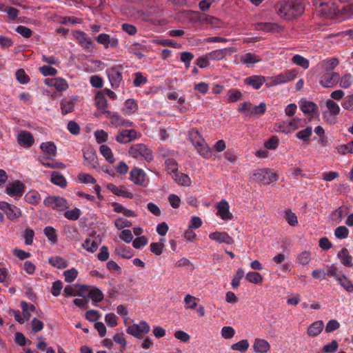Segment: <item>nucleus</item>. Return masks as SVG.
<instances>
[{"instance_id": "obj_1", "label": "nucleus", "mask_w": 353, "mask_h": 353, "mask_svg": "<svg viewBox=\"0 0 353 353\" xmlns=\"http://www.w3.org/2000/svg\"><path fill=\"white\" fill-rule=\"evenodd\" d=\"M278 15L285 20H292L305 10L302 0H283L275 5Z\"/></svg>"}, {"instance_id": "obj_2", "label": "nucleus", "mask_w": 353, "mask_h": 353, "mask_svg": "<svg viewBox=\"0 0 353 353\" xmlns=\"http://www.w3.org/2000/svg\"><path fill=\"white\" fill-rule=\"evenodd\" d=\"M189 139L200 155L205 159H208L211 156L210 148L196 128H193L189 132Z\"/></svg>"}, {"instance_id": "obj_3", "label": "nucleus", "mask_w": 353, "mask_h": 353, "mask_svg": "<svg viewBox=\"0 0 353 353\" xmlns=\"http://www.w3.org/2000/svg\"><path fill=\"white\" fill-rule=\"evenodd\" d=\"M128 154L134 159H145L148 162L153 159L152 151L143 143L132 145L128 150Z\"/></svg>"}, {"instance_id": "obj_4", "label": "nucleus", "mask_w": 353, "mask_h": 353, "mask_svg": "<svg viewBox=\"0 0 353 353\" xmlns=\"http://www.w3.org/2000/svg\"><path fill=\"white\" fill-rule=\"evenodd\" d=\"M238 111L249 117L255 114H263L266 111V105L263 102L259 105H253L250 102H243L239 105Z\"/></svg>"}, {"instance_id": "obj_5", "label": "nucleus", "mask_w": 353, "mask_h": 353, "mask_svg": "<svg viewBox=\"0 0 353 353\" xmlns=\"http://www.w3.org/2000/svg\"><path fill=\"white\" fill-rule=\"evenodd\" d=\"M123 67L121 65H117L108 68L106 73L111 86L113 89L118 88L123 81Z\"/></svg>"}, {"instance_id": "obj_6", "label": "nucleus", "mask_w": 353, "mask_h": 353, "mask_svg": "<svg viewBox=\"0 0 353 353\" xmlns=\"http://www.w3.org/2000/svg\"><path fill=\"white\" fill-rule=\"evenodd\" d=\"M298 74L296 69L285 70L271 78L270 86H276L294 80Z\"/></svg>"}, {"instance_id": "obj_7", "label": "nucleus", "mask_w": 353, "mask_h": 353, "mask_svg": "<svg viewBox=\"0 0 353 353\" xmlns=\"http://www.w3.org/2000/svg\"><path fill=\"white\" fill-rule=\"evenodd\" d=\"M43 204L45 206L50 207L57 211H63L69 208L67 200L61 196H48L44 199Z\"/></svg>"}, {"instance_id": "obj_8", "label": "nucleus", "mask_w": 353, "mask_h": 353, "mask_svg": "<svg viewBox=\"0 0 353 353\" xmlns=\"http://www.w3.org/2000/svg\"><path fill=\"white\" fill-rule=\"evenodd\" d=\"M254 176V180L263 185H268L277 180V174L267 169L256 170Z\"/></svg>"}, {"instance_id": "obj_9", "label": "nucleus", "mask_w": 353, "mask_h": 353, "mask_svg": "<svg viewBox=\"0 0 353 353\" xmlns=\"http://www.w3.org/2000/svg\"><path fill=\"white\" fill-rule=\"evenodd\" d=\"M150 330L148 323L144 321H141L138 324H133L129 326L126 332L128 334L132 335L136 338H142L147 334Z\"/></svg>"}, {"instance_id": "obj_10", "label": "nucleus", "mask_w": 353, "mask_h": 353, "mask_svg": "<svg viewBox=\"0 0 353 353\" xmlns=\"http://www.w3.org/2000/svg\"><path fill=\"white\" fill-rule=\"evenodd\" d=\"M26 186L20 181L9 182L6 187V192L11 197H21L25 192Z\"/></svg>"}, {"instance_id": "obj_11", "label": "nucleus", "mask_w": 353, "mask_h": 353, "mask_svg": "<svg viewBox=\"0 0 353 353\" xmlns=\"http://www.w3.org/2000/svg\"><path fill=\"white\" fill-rule=\"evenodd\" d=\"M340 79L337 72H323L320 74V84L324 88H333Z\"/></svg>"}, {"instance_id": "obj_12", "label": "nucleus", "mask_w": 353, "mask_h": 353, "mask_svg": "<svg viewBox=\"0 0 353 353\" xmlns=\"http://www.w3.org/2000/svg\"><path fill=\"white\" fill-rule=\"evenodd\" d=\"M130 179L136 185L146 187L148 184V179L146 177L145 172L138 168H133L130 173Z\"/></svg>"}, {"instance_id": "obj_13", "label": "nucleus", "mask_w": 353, "mask_h": 353, "mask_svg": "<svg viewBox=\"0 0 353 353\" xmlns=\"http://www.w3.org/2000/svg\"><path fill=\"white\" fill-rule=\"evenodd\" d=\"M85 165L89 168L95 169L98 167L97 156L94 149L88 148L83 150Z\"/></svg>"}, {"instance_id": "obj_14", "label": "nucleus", "mask_w": 353, "mask_h": 353, "mask_svg": "<svg viewBox=\"0 0 353 353\" xmlns=\"http://www.w3.org/2000/svg\"><path fill=\"white\" fill-rule=\"evenodd\" d=\"M138 138V132L133 129L131 130H123L119 132L115 139L117 142L125 144L130 143Z\"/></svg>"}, {"instance_id": "obj_15", "label": "nucleus", "mask_w": 353, "mask_h": 353, "mask_svg": "<svg viewBox=\"0 0 353 353\" xmlns=\"http://www.w3.org/2000/svg\"><path fill=\"white\" fill-rule=\"evenodd\" d=\"M216 215L219 216L223 220H231L233 217L232 214L230 212V206L225 200L223 199L216 203Z\"/></svg>"}, {"instance_id": "obj_16", "label": "nucleus", "mask_w": 353, "mask_h": 353, "mask_svg": "<svg viewBox=\"0 0 353 353\" xmlns=\"http://www.w3.org/2000/svg\"><path fill=\"white\" fill-rule=\"evenodd\" d=\"M97 41L103 45L105 48H116L119 46V40L116 37H110L105 33H101L97 37Z\"/></svg>"}, {"instance_id": "obj_17", "label": "nucleus", "mask_w": 353, "mask_h": 353, "mask_svg": "<svg viewBox=\"0 0 353 353\" xmlns=\"http://www.w3.org/2000/svg\"><path fill=\"white\" fill-rule=\"evenodd\" d=\"M73 35L77 40L79 44L84 49L88 50L92 48V40L88 37L87 34L84 32L75 30L73 32Z\"/></svg>"}, {"instance_id": "obj_18", "label": "nucleus", "mask_w": 353, "mask_h": 353, "mask_svg": "<svg viewBox=\"0 0 353 353\" xmlns=\"http://www.w3.org/2000/svg\"><path fill=\"white\" fill-rule=\"evenodd\" d=\"M209 238L212 240L218 242L219 243H226L228 245H231L234 243V240L232 238L225 232H218L216 231L214 232L210 233L209 234Z\"/></svg>"}, {"instance_id": "obj_19", "label": "nucleus", "mask_w": 353, "mask_h": 353, "mask_svg": "<svg viewBox=\"0 0 353 353\" xmlns=\"http://www.w3.org/2000/svg\"><path fill=\"white\" fill-rule=\"evenodd\" d=\"M106 188L117 196L128 199H132L134 197L133 194L128 192L126 188L123 186H117L113 183H109L106 185Z\"/></svg>"}, {"instance_id": "obj_20", "label": "nucleus", "mask_w": 353, "mask_h": 353, "mask_svg": "<svg viewBox=\"0 0 353 353\" xmlns=\"http://www.w3.org/2000/svg\"><path fill=\"white\" fill-rule=\"evenodd\" d=\"M236 51L234 48H226L223 49H219L213 50L209 53H207L208 58L212 61H220L224 59L226 55V52H228L230 54L234 53Z\"/></svg>"}, {"instance_id": "obj_21", "label": "nucleus", "mask_w": 353, "mask_h": 353, "mask_svg": "<svg viewBox=\"0 0 353 353\" xmlns=\"http://www.w3.org/2000/svg\"><path fill=\"white\" fill-rule=\"evenodd\" d=\"M83 292H88L89 297L94 302L98 303L103 299V294L99 289L94 288L89 289L88 286L83 285L81 288Z\"/></svg>"}, {"instance_id": "obj_22", "label": "nucleus", "mask_w": 353, "mask_h": 353, "mask_svg": "<svg viewBox=\"0 0 353 353\" xmlns=\"http://www.w3.org/2000/svg\"><path fill=\"white\" fill-rule=\"evenodd\" d=\"M299 103L301 110L305 114H312L317 112L318 106L313 101L301 99Z\"/></svg>"}, {"instance_id": "obj_23", "label": "nucleus", "mask_w": 353, "mask_h": 353, "mask_svg": "<svg viewBox=\"0 0 353 353\" xmlns=\"http://www.w3.org/2000/svg\"><path fill=\"white\" fill-rule=\"evenodd\" d=\"M337 257L340 259L341 263L345 267H353V257L350 254L349 250L343 248L337 254Z\"/></svg>"}, {"instance_id": "obj_24", "label": "nucleus", "mask_w": 353, "mask_h": 353, "mask_svg": "<svg viewBox=\"0 0 353 353\" xmlns=\"http://www.w3.org/2000/svg\"><path fill=\"white\" fill-rule=\"evenodd\" d=\"M46 84L49 86L55 88L59 92L65 91L68 88L67 81L62 78L46 79Z\"/></svg>"}, {"instance_id": "obj_25", "label": "nucleus", "mask_w": 353, "mask_h": 353, "mask_svg": "<svg viewBox=\"0 0 353 353\" xmlns=\"http://www.w3.org/2000/svg\"><path fill=\"white\" fill-rule=\"evenodd\" d=\"M253 350L256 353H267L270 350V345L265 339H255Z\"/></svg>"}, {"instance_id": "obj_26", "label": "nucleus", "mask_w": 353, "mask_h": 353, "mask_svg": "<svg viewBox=\"0 0 353 353\" xmlns=\"http://www.w3.org/2000/svg\"><path fill=\"white\" fill-rule=\"evenodd\" d=\"M265 77L261 75H252L245 79L246 85L252 86L254 89H259L263 84Z\"/></svg>"}, {"instance_id": "obj_27", "label": "nucleus", "mask_w": 353, "mask_h": 353, "mask_svg": "<svg viewBox=\"0 0 353 353\" xmlns=\"http://www.w3.org/2000/svg\"><path fill=\"white\" fill-rule=\"evenodd\" d=\"M18 142L21 145L30 147L34 143V138L32 134L27 131L21 132L17 138Z\"/></svg>"}, {"instance_id": "obj_28", "label": "nucleus", "mask_w": 353, "mask_h": 353, "mask_svg": "<svg viewBox=\"0 0 353 353\" xmlns=\"http://www.w3.org/2000/svg\"><path fill=\"white\" fill-rule=\"evenodd\" d=\"M50 181L61 188L67 187V181L65 176L59 172H52L51 174Z\"/></svg>"}, {"instance_id": "obj_29", "label": "nucleus", "mask_w": 353, "mask_h": 353, "mask_svg": "<svg viewBox=\"0 0 353 353\" xmlns=\"http://www.w3.org/2000/svg\"><path fill=\"white\" fill-rule=\"evenodd\" d=\"M48 263L58 269H64L68 266V261L59 256H54L48 259Z\"/></svg>"}, {"instance_id": "obj_30", "label": "nucleus", "mask_w": 353, "mask_h": 353, "mask_svg": "<svg viewBox=\"0 0 353 353\" xmlns=\"http://www.w3.org/2000/svg\"><path fill=\"white\" fill-rule=\"evenodd\" d=\"M339 65V61L336 58L332 57L325 60L321 63L323 72H334L333 70Z\"/></svg>"}, {"instance_id": "obj_31", "label": "nucleus", "mask_w": 353, "mask_h": 353, "mask_svg": "<svg viewBox=\"0 0 353 353\" xmlns=\"http://www.w3.org/2000/svg\"><path fill=\"white\" fill-rule=\"evenodd\" d=\"M323 327V321H316L309 327L307 334L311 336H316L322 332Z\"/></svg>"}, {"instance_id": "obj_32", "label": "nucleus", "mask_w": 353, "mask_h": 353, "mask_svg": "<svg viewBox=\"0 0 353 353\" xmlns=\"http://www.w3.org/2000/svg\"><path fill=\"white\" fill-rule=\"evenodd\" d=\"M261 60V59L259 56L250 52L245 54L240 58L241 62L246 65L258 63Z\"/></svg>"}, {"instance_id": "obj_33", "label": "nucleus", "mask_w": 353, "mask_h": 353, "mask_svg": "<svg viewBox=\"0 0 353 353\" xmlns=\"http://www.w3.org/2000/svg\"><path fill=\"white\" fill-rule=\"evenodd\" d=\"M114 127L123 126L130 127L133 125V123L129 120L123 119L121 116L116 113L114 117H112V120L110 123Z\"/></svg>"}, {"instance_id": "obj_34", "label": "nucleus", "mask_w": 353, "mask_h": 353, "mask_svg": "<svg viewBox=\"0 0 353 353\" xmlns=\"http://www.w3.org/2000/svg\"><path fill=\"white\" fill-rule=\"evenodd\" d=\"M312 134V128L311 126L306 127L296 133V137L303 142L308 143L310 141V137Z\"/></svg>"}, {"instance_id": "obj_35", "label": "nucleus", "mask_w": 353, "mask_h": 353, "mask_svg": "<svg viewBox=\"0 0 353 353\" xmlns=\"http://www.w3.org/2000/svg\"><path fill=\"white\" fill-rule=\"evenodd\" d=\"M95 104L102 111L108 108V102L103 92L99 91L95 95Z\"/></svg>"}, {"instance_id": "obj_36", "label": "nucleus", "mask_w": 353, "mask_h": 353, "mask_svg": "<svg viewBox=\"0 0 353 353\" xmlns=\"http://www.w3.org/2000/svg\"><path fill=\"white\" fill-rule=\"evenodd\" d=\"M99 151L108 163H114L115 162L113 153L109 146L106 145H101L99 148Z\"/></svg>"}, {"instance_id": "obj_37", "label": "nucleus", "mask_w": 353, "mask_h": 353, "mask_svg": "<svg viewBox=\"0 0 353 353\" xmlns=\"http://www.w3.org/2000/svg\"><path fill=\"white\" fill-rule=\"evenodd\" d=\"M172 178L181 185L189 186L191 184L190 178L185 174L177 172L172 175Z\"/></svg>"}, {"instance_id": "obj_38", "label": "nucleus", "mask_w": 353, "mask_h": 353, "mask_svg": "<svg viewBox=\"0 0 353 353\" xmlns=\"http://www.w3.org/2000/svg\"><path fill=\"white\" fill-rule=\"evenodd\" d=\"M138 108V105L134 99H129L125 101V105L123 109V111L126 114H133L137 111Z\"/></svg>"}, {"instance_id": "obj_39", "label": "nucleus", "mask_w": 353, "mask_h": 353, "mask_svg": "<svg viewBox=\"0 0 353 353\" xmlns=\"http://www.w3.org/2000/svg\"><path fill=\"white\" fill-rule=\"evenodd\" d=\"M336 281L347 292H353V283L347 276L342 274Z\"/></svg>"}, {"instance_id": "obj_40", "label": "nucleus", "mask_w": 353, "mask_h": 353, "mask_svg": "<svg viewBox=\"0 0 353 353\" xmlns=\"http://www.w3.org/2000/svg\"><path fill=\"white\" fill-rule=\"evenodd\" d=\"M41 150L49 155L55 156L57 147L52 141L42 143L40 145Z\"/></svg>"}, {"instance_id": "obj_41", "label": "nucleus", "mask_w": 353, "mask_h": 353, "mask_svg": "<svg viewBox=\"0 0 353 353\" xmlns=\"http://www.w3.org/2000/svg\"><path fill=\"white\" fill-rule=\"evenodd\" d=\"M39 160L41 163H42L44 166L47 168H57V169H63L65 168V165L64 163L61 162H51L50 163L48 161V158L46 157H40L39 158Z\"/></svg>"}, {"instance_id": "obj_42", "label": "nucleus", "mask_w": 353, "mask_h": 353, "mask_svg": "<svg viewBox=\"0 0 353 353\" xmlns=\"http://www.w3.org/2000/svg\"><path fill=\"white\" fill-rule=\"evenodd\" d=\"M116 254L124 259H130L133 256L132 250L124 245H119L115 249Z\"/></svg>"}, {"instance_id": "obj_43", "label": "nucleus", "mask_w": 353, "mask_h": 353, "mask_svg": "<svg viewBox=\"0 0 353 353\" xmlns=\"http://www.w3.org/2000/svg\"><path fill=\"white\" fill-rule=\"evenodd\" d=\"M258 30L265 32H278L279 26L276 23H260L257 24Z\"/></svg>"}, {"instance_id": "obj_44", "label": "nucleus", "mask_w": 353, "mask_h": 353, "mask_svg": "<svg viewBox=\"0 0 353 353\" xmlns=\"http://www.w3.org/2000/svg\"><path fill=\"white\" fill-rule=\"evenodd\" d=\"M243 97V94L239 90L230 89L226 95L228 102L234 103L240 100Z\"/></svg>"}, {"instance_id": "obj_45", "label": "nucleus", "mask_w": 353, "mask_h": 353, "mask_svg": "<svg viewBox=\"0 0 353 353\" xmlns=\"http://www.w3.org/2000/svg\"><path fill=\"white\" fill-rule=\"evenodd\" d=\"M250 346L249 342L247 339H243L240 341L232 344L231 349L235 351H239L241 353H245Z\"/></svg>"}, {"instance_id": "obj_46", "label": "nucleus", "mask_w": 353, "mask_h": 353, "mask_svg": "<svg viewBox=\"0 0 353 353\" xmlns=\"http://www.w3.org/2000/svg\"><path fill=\"white\" fill-rule=\"evenodd\" d=\"M292 61L303 69H307L310 66L309 61L301 55L296 54L292 58Z\"/></svg>"}, {"instance_id": "obj_47", "label": "nucleus", "mask_w": 353, "mask_h": 353, "mask_svg": "<svg viewBox=\"0 0 353 353\" xmlns=\"http://www.w3.org/2000/svg\"><path fill=\"white\" fill-rule=\"evenodd\" d=\"M6 214L8 219L14 220L21 215V212L19 208L14 205H10L6 210Z\"/></svg>"}, {"instance_id": "obj_48", "label": "nucleus", "mask_w": 353, "mask_h": 353, "mask_svg": "<svg viewBox=\"0 0 353 353\" xmlns=\"http://www.w3.org/2000/svg\"><path fill=\"white\" fill-rule=\"evenodd\" d=\"M74 108V103L71 100H63L61 103V113L67 114L72 112Z\"/></svg>"}, {"instance_id": "obj_49", "label": "nucleus", "mask_w": 353, "mask_h": 353, "mask_svg": "<svg viewBox=\"0 0 353 353\" xmlns=\"http://www.w3.org/2000/svg\"><path fill=\"white\" fill-rule=\"evenodd\" d=\"M165 168L169 174H174L178 172V163L174 159H168L165 161Z\"/></svg>"}, {"instance_id": "obj_50", "label": "nucleus", "mask_w": 353, "mask_h": 353, "mask_svg": "<svg viewBox=\"0 0 353 353\" xmlns=\"http://www.w3.org/2000/svg\"><path fill=\"white\" fill-rule=\"evenodd\" d=\"M244 274L245 273L243 270L241 268L237 270L231 282V285L234 289H236L239 286L240 281L241 279L244 276Z\"/></svg>"}, {"instance_id": "obj_51", "label": "nucleus", "mask_w": 353, "mask_h": 353, "mask_svg": "<svg viewBox=\"0 0 353 353\" xmlns=\"http://www.w3.org/2000/svg\"><path fill=\"white\" fill-rule=\"evenodd\" d=\"M326 107L331 115H337L340 113L341 109L339 105L331 99H328L326 101Z\"/></svg>"}, {"instance_id": "obj_52", "label": "nucleus", "mask_w": 353, "mask_h": 353, "mask_svg": "<svg viewBox=\"0 0 353 353\" xmlns=\"http://www.w3.org/2000/svg\"><path fill=\"white\" fill-rule=\"evenodd\" d=\"M245 279L249 282L255 284L259 283L263 281L262 276L256 272H248L245 276Z\"/></svg>"}, {"instance_id": "obj_53", "label": "nucleus", "mask_w": 353, "mask_h": 353, "mask_svg": "<svg viewBox=\"0 0 353 353\" xmlns=\"http://www.w3.org/2000/svg\"><path fill=\"white\" fill-rule=\"evenodd\" d=\"M81 214V210L75 208L72 210L65 211L64 212V216L68 220L76 221L79 218Z\"/></svg>"}, {"instance_id": "obj_54", "label": "nucleus", "mask_w": 353, "mask_h": 353, "mask_svg": "<svg viewBox=\"0 0 353 353\" xmlns=\"http://www.w3.org/2000/svg\"><path fill=\"white\" fill-rule=\"evenodd\" d=\"M25 200L31 204H35L40 201V195L37 191H30L25 196Z\"/></svg>"}, {"instance_id": "obj_55", "label": "nucleus", "mask_w": 353, "mask_h": 353, "mask_svg": "<svg viewBox=\"0 0 353 353\" xmlns=\"http://www.w3.org/2000/svg\"><path fill=\"white\" fill-rule=\"evenodd\" d=\"M83 248L90 252H94L98 248V244L94 240L87 239L82 244Z\"/></svg>"}, {"instance_id": "obj_56", "label": "nucleus", "mask_w": 353, "mask_h": 353, "mask_svg": "<svg viewBox=\"0 0 353 353\" xmlns=\"http://www.w3.org/2000/svg\"><path fill=\"white\" fill-rule=\"evenodd\" d=\"M65 276V281L68 283L74 281L78 276V271L74 268H72L70 270H65L63 272Z\"/></svg>"}, {"instance_id": "obj_57", "label": "nucleus", "mask_w": 353, "mask_h": 353, "mask_svg": "<svg viewBox=\"0 0 353 353\" xmlns=\"http://www.w3.org/2000/svg\"><path fill=\"white\" fill-rule=\"evenodd\" d=\"M44 234L48 239L53 243L57 241V236L56 234V230L54 228L47 226L44 228Z\"/></svg>"}, {"instance_id": "obj_58", "label": "nucleus", "mask_w": 353, "mask_h": 353, "mask_svg": "<svg viewBox=\"0 0 353 353\" xmlns=\"http://www.w3.org/2000/svg\"><path fill=\"white\" fill-rule=\"evenodd\" d=\"M353 81V77L351 74L343 75L339 81V85L341 88L347 89L349 88Z\"/></svg>"}, {"instance_id": "obj_59", "label": "nucleus", "mask_w": 353, "mask_h": 353, "mask_svg": "<svg viewBox=\"0 0 353 353\" xmlns=\"http://www.w3.org/2000/svg\"><path fill=\"white\" fill-rule=\"evenodd\" d=\"M335 236L340 239H346L349 234V230L345 226H339L334 230Z\"/></svg>"}, {"instance_id": "obj_60", "label": "nucleus", "mask_w": 353, "mask_h": 353, "mask_svg": "<svg viewBox=\"0 0 353 353\" xmlns=\"http://www.w3.org/2000/svg\"><path fill=\"white\" fill-rule=\"evenodd\" d=\"M39 72L43 76H54L57 74V70L49 65H43L39 67Z\"/></svg>"}, {"instance_id": "obj_61", "label": "nucleus", "mask_w": 353, "mask_h": 353, "mask_svg": "<svg viewBox=\"0 0 353 353\" xmlns=\"http://www.w3.org/2000/svg\"><path fill=\"white\" fill-rule=\"evenodd\" d=\"M311 260L310 253L307 251H303L297 256L298 262L302 265H307Z\"/></svg>"}, {"instance_id": "obj_62", "label": "nucleus", "mask_w": 353, "mask_h": 353, "mask_svg": "<svg viewBox=\"0 0 353 353\" xmlns=\"http://www.w3.org/2000/svg\"><path fill=\"white\" fill-rule=\"evenodd\" d=\"M307 123V122L305 119L294 118L289 122L288 125L292 127L293 130H296L299 128L303 127Z\"/></svg>"}, {"instance_id": "obj_63", "label": "nucleus", "mask_w": 353, "mask_h": 353, "mask_svg": "<svg viewBox=\"0 0 353 353\" xmlns=\"http://www.w3.org/2000/svg\"><path fill=\"white\" fill-rule=\"evenodd\" d=\"M341 105L344 109L353 112V94L346 96L343 99Z\"/></svg>"}, {"instance_id": "obj_64", "label": "nucleus", "mask_w": 353, "mask_h": 353, "mask_svg": "<svg viewBox=\"0 0 353 353\" xmlns=\"http://www.w3.org/2000/svg\"><path fill=\"white\" fill-rule=\"evenodd\" d=\"M340 12L341 14L347 18L352 17L353 15V2L347 3L346 6H343L341 8Z\"/></svg>"}]
</instances>
